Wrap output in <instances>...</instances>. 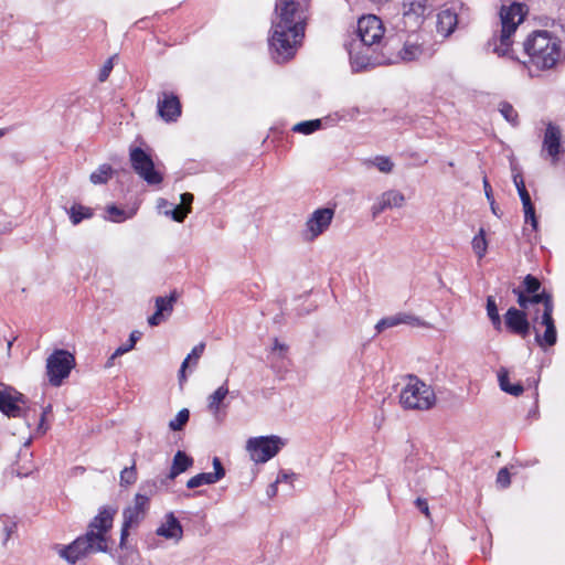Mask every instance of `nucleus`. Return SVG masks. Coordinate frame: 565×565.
Listing matches in <instances>:
<instances>
[{"instance_id": "nucleus-42", "label": "nucleus", "mask_w": 565, "mask_h": 565, "mask_svg": "<svg viewBox=\"0 0 565 565\" xmlns=\"http://www.w3.org/2000/svg\"><path fill=\"white\" fill-rule=\"evenodd\" d=\"M399 324L398 313L394 316H390L386 318L381 319L376 326L375 329L377 332H382L388 328H393Z\"/></svg>"}, {"instance_id": "nucleus-60", "label": "nucleus", "mask_w": 565, "mask_h": 565, "mask_svg": "<svg viewBox=\"0 0 565 565\" xmlns=\"http://www.w3.org/2000/svg\"><path fill=\"white\" fill-rule=\"evenodd\" d=\"M6 131L3 129H0V138L4 136Z\"/></svg>"}, {"instance_id": "nucleus-23", "label": "nucleus", "mask_w": 565, "mask_h": 565, "mask_svg": "<svg viewBox=\"0 0 565 565\" xmlns=\"http://www.w3.org/2000/svg\"><path fill=\"white\" fill-rule=\"evenodd\" d=\"M457 23V14L450 9L443 10L437 14V32L444 38L449 36L455 31Z\"/></svg>"}, {"instance_id": "nucleus-3", "label": "nucleus", "mask_w": 565, "mask_h": 565, "mask_svg": "<svg viewBox=\"0 0 565 565\" xmlns=\"http://www.w3.org/2000/svg\"><path fill=\"white\" fill-rule=\"evenodd\" d=\"M523 287L524 290L520 288L513 289L520 308L530 309L534 305H542L543 307L541 324L545 327V331L541 334L539 328L534 326L535 342L543 349L553 347L557 341V331L553 319L554 303L552 295L546 290L540 292L541 281L532 275L525 276Z\"/></svg>"}, {"instance_id": "nucleus-14", "label": "nucleus", "mask_w": 565, "mask_h": 565, "mask_svg": "<svg viewBox=\"0 0 565 565\" xmlns=\"http://www.w3.org/2000/svg\"><path fill=\"white\" fill-rule=\"evenodd\" d=\"M24 396L13 387L0 383V411L8 417H20Z\"/></svg>"}, {"instance_id": "nucleus-43", "label": "nucleus", "mask_w": 565, "mask_h": 565, "mask_svg": "<svg viewBox=\"0 0 565 565\" xmlns=\"http://www.w3.org/2000/svg\"><path fill=\"white\" fill-rule=\"evenodd\" d=\"M399 324L424 326L425 323L416 316L405 312L398 313Z\"/></svg>"}, {"instance_id": "nucleus-31", "label": "nucleus", "mask_w": 565, "mask_h": 565, "mask_svg": "<svg viewBox=\"0 0 565 565\" xmlns=\"http://www.w3.org/2000/svg\"><path fill=\"white\" fill-rule=\"evenodd\" d=\"M205 349V343L201 342L198 345H195L191 353L185 358V360L182 362L181 369H180V381L185 379V369L188 367L189 363L192 361L194 364H196L198 360L201 358Z\"/></svg>"}, {"instance_id": "nucleus-10", "label": "nucleus", "mask_w": 565, "mask_h": 565, "mask_svg": "<svg viewBox=\"0 0 565 565\" xmlns=\"http://www.w3.org/2000/svg\"><path fill=\"white\" fill-rule=\"evenodd\" d=\"M527 309H516L515 307H511L504 315V323L507 329L522 339H526L530 335L531 330L534 331V326L541 324V316L540 309H536L534 315L532 316V322L527 317Z\"/></svg>"}, {"instance_id": "nucleus-34", "label": "nucleus", "mask_w": 565, "mask_h": 565, "mask_svg": "<svg viewBox=\"0 0 565 565\" xmlns=\"http://www.w3.org/2000/svg\"><path fill=\"white\" fill-rule=\"evenodd\" d=\"M499 111L504 117V119L510 122L512 126L519 125V115L514 107L508 102H501L499 104Z\"/></svg>"}, {"instance_id": "nucleus-24", "label": "nucleus", "mask_w": 565, "mask_h": 565, "mask_svg": "<svg viewBox=\"0 0 565 565\" xmlns=\"http://www.w3.org/2000/svg\"><path fill=\"white\" fill-rule=\"evenodd\" d=\"M399 41V39H388L383 45H380L381 53L380 55L373 53V57L376 58V61L372 62L370 66L375 64H397L398 61H393L391 57L398 53Z\"/></svg>"}, {"instance_id": "nucleus-49", "label": "nucleus", "mask_w": 565, "mask_h": 565, "mask_svg": "<svg viewBox=\"0 0 565 565\" xmlns=\"http://www.w3.org/2000/svg\"><path fill=\"white\" fill-rule=\"evenodd\" d=\"M417 509L425 514L426 518H430L429 507L425 499L417 498L415 501Z\"/></svg>"}, {"instance_id": "nucleus-30", "label": "nucleus", "mask_w": 565, "mask_h": 565, "mask_svg": "<svg viewBox=\"0 0 565 565\" xmlns=\"http://www.w3.org/2000/svg\"><path fill=\"white\" fill-rule=\"evenodd\" d=\"M472 249L475 254L478 256L479 259L483 258L487 249H488V242L486 239V232L483 228H480L478 234L475 235L472 238Z\"/></svg>"}, {"instance_id": "nucleus-27", "label": "nucleus", "mask_w": 565, "mask_h": 565, "mask_svg": "<svg viewBox=\"0 0 565 565\" xmlns=\"http://www.w3.org/2000/svg\"><path fill=\"white\" fill-rule=\"evenodd\" d=\"M141 333L139 331H132L130 333V344H124L118 347L115 352L110 355V358L107 360L105 367H111L114 365V362L116 358L129 352L135 348L136 342L139 340Z\"/></svg>"}, {"instance_id": "nucleus-20", "label": "nucleus", "mask_w": 565, "mask_h": 565, "mask_svg": "<svg viewBox=\"0 0 565 565\" xmlns=\"http://www.w3.org/2000/svg\"><path fill=\"white\" fill-rule=\"evenodd\" d=\"M404 17L414 19L416 23L423 20L431 10L428 0H403Z\"/></svg>"}, {"instance_id": "nucleus-9", "label": "nucleus", "mask_w": 565, "mask_h": 565, "mask_svg": "<svg viewBox=\"0 0 565 565\" xmlns=\"http://www.w3.org/2000/svg\"><path fill=\"white\" fill-rule=\"evenodd\" d=\"M285 441L279 436L252 437L246 443V450L256 463H265L275 457Z\"/></svg>"}, {"instance_id": "nucleus-7", "label": "nucleus", "mask_w": 565, "mask_h": 565, "mask_svg": "<svg viewBox=\"0 0 565 565\" xmlns=\"http://www.w3.org/2000/svg\"><path fill=\"white\" fill-rule=\"evenodd\" d=\"M399 402L406 409L426 411L436 403L434 390L416 376H409L408 383L399 394Z\"/></svg>"}, {"instance_id": "nucleus-57", "label": "nucleus", "mask_w": 565, "mask_h": 565, "mask_svg": "<svg viewBox=\"0 0 565 565\" xmlns=\"http://www.w3.org/2000/svg\"><path fill=\"white\" fill-rule=\"evenodd\" d=\"M52 412V406L51 405H47L45 408H43V412L42 413H45V416Z\"/></svg>"}, {"instance_id": "nucleus-61", "label": "nucleus", "mask_w": 565, "mask_h": 565, "mask_svg": "<svg viewBox=\"0 0 565 565\" xmlns=\"http://www.w3.org/2000/svg\"><path fill=\"white\" fill-rule=\"evenodd\" d=\"M278 478H279V479H280V481H281L282 479L285 480V479L287 478V476H286V475H282V476H281V478H280V477H278Z\"/></svg>"}, {"instance_id": "nucleus-52", "label": "nucleus", "mask_w": 565, "mask_h": 565, "mask_svg": "<svg viewBox=\"0 0 565 565\" xmlns=\"http://www.w3.org/2000/svg\"><path fill=\"white\" fill-rule=\"evenodd\" d=\"M49 429V426L45 424V413H42L41 414V418H40V423L38 425V428H36V433H40V434H45L46 430Z\"/></svg>"}, {"instance_id": "nucleus-58", "label": "nucleus", "mask_w": 565, "mask_h": 565, "mask_svg": "<svg viewBox=\"0 0 565 565\" xmlns=\"http://www.w3.org/2000/svg\"><path fill=\"white\" fill-rule=\"evenodd\" d=\"M17 472H18V475H21V476H28V475H29V472H30V470H29V469H26V470H24V471H20V470H18Z\"/></svg>"}, {"instance_id": "nucleus-18", "label": "nucleus", "mask_w": 565, "mask_h": 565, "mask_svg": "<svg viewBox=\"0 0 565 565\" xmlns=\"http://www.w3.org/2000/svg\"><path fill=\"white\" fill-rule=\"evenodd\" d=\"M423 54L424 47L418 39L408 38L404 43L399 41L398 53L394 54L391 60L408 63L418 60Z\"/></svg>"}, {"instance_id": "nucleus-51", "label": "nucleus", "mask_w": 565, "mask_h": 565, "mask_svg": "<svg viewBox=\"0 0 565 565\" xmlns=\"http://www.w3.org/2000/svg\"><path fill=\"white\" fill-rule=\"evenodd\" d=\"M180 199H181V206L191 207V204L193 202V194L186 192V193L181 194Z\"/></svg>"}, {"instance_id": "nucleus-2", "label": "nucleus", "mask_w": 565, "mask_h": 565, "mask_svg": "<svg viewBox=\"0 0 565 565\" xmlns=\"http://www.w3.org/2000/svg\"><path fill=\"white\" fill-rule=\"evenodd\" d=\"M116 510L104 507L89 522L87 532L68 545H56L54 548L60 557L74 565L90 554L108 551V532L113 527Z\"/></svg>"}, {"instance_id": "nucleus-39", "label": "nucleus", "mask_w": 565, "mask_h": 565, "mask_svg": "<svg viewBox=\"0 0 565 565\" xmlns=\"http://www.w3.org/2000/svg\"><path fill=\"white\" fill-rule=\"evenodd\" d=\"M525 223H530L533 231H537L539 222L535 215V207L532 202L522 204Z\"/></svg>"}, {"instance_id": "nucleus-5", "label": "nucleus", "mask_w": 565, "mask_h": 565, "mask_svg": "<svg viewBox=\"0 0 565 565\" xmlns=\"http://www.w3.org/2000/svg\"><path fill=\"white\" fill-rule=\"evenodd\" d=\"M523 50L529 63L539 70L554 67L561 57L559 40L545 30L532 32L523 42Z\"/></svg>"}, {"instance_id": "nucleus-13", "label": "nucleus", "mask_w": 565, "mask_h": 565, "mask_svg": "<svg viewBox=\"0 0 565 565\" xmlns=\"http://www.w3.org/2000/svg\"><path fill=\"white\" fill-rule=\"evenodd\" d=\"M333 216V209L322 207L316 210L306 223V238L308 241H313L321 235L330 226Z\"/></svg>"}, {"instance_id": "nucleus-29", "label": "nucleus", "mask_w": 565, "mask_h": 565, "mask_svg": "<svg viewBox=\"0 0 565 565\" xmlns=\"http://www.w3.org/2000/svg\"><path fill=\"white\" fill-rule=\"evenodd\" d=\"M487 315L493 326V328L497 330V331H501L502 329V321H501V318H500V315H499V311H498V307H497V303H495V299L493 296H489L487 298Z\"/></svg>"}, {"instance_id": "nucleus-1", "label": "nucleus", "mask_w": 565, "mask_h": 565, "mask_svg": "<svg viewBox=\"0 0 565 565\" xmlns=\"http://www.w3.org/2000/svg\"><path fill=\"white\" fill-rule=\"evenodd\" d=\"M309 0H277L276 20L273 21L270 46L277 60L286 61L294 56L296 44L303 36Z\"/></svg>"}, {"instance_id": "nucleus-59", "label": "nucleus", "mask_w": 565, "mask_h": 565, "mask_svg": "<svg viewBox=\"0 0 565 565\" xmlns=\"http://www.w3.org/2000/svg\"><path fill=\"white\" fill-rule=\"evenodd\" d=\"M12 344H13V342H12V341H8L7 350H8V352H9V353H10V351H11Z\"/></svg>"}, {"instance_id": "nucleus-15", "label": "nucleus", "mask_w": 565, "mask_h": 565, "mask_svg": "<svg viewBox=\"0 0 565 565\" xmlns=\"http://www.w3.org/2000/svg\"><path fill=\"white\" fill-rule=\"evenodd\" d=\"M563 151L562 130L558 126L550 122L545 129L542 153L545 152L551 158L552 164L556 166Z\"/></svg>"}, {"instance_id": "nucleus-37", "label": "nucleus", "mask_w": 565, "mask_h": 565, "mask_svg": "<svg viewBox=\"0 0 565 565\" xmlns=\"http://www.w3.org/2000/svg\"><path fill=\"white\" fill-rule=\"evenodd\" d=\"M320 127H321V120L313 119V120L298 122L297 125L294 126V131L309 135V134H312L316 130H318Z\"/></svg>"}, {"instance_id": "nucleus-45", "label": "nucleus", "mask_w": 565, "mask_h": 565, "mask_svg": "<svg viewBox=\"0 0 565 565\" xmlns=\"http://www.w3.org/2000/svg\"><path fill=\"white\" fill-rule=\"evenodd\" d=\"M212 463H213L214 472H211V473L217 482L225 477V469H224L218 457H214Z\"/></svg>"}, {"instance_id": "nucleus-33", "label": "nucleus", "mask_w": 565, "mask_h": 565, "mask_svg": "<svg viewBox=\"0 0 565 565\" xmlns=\"http://www.w3.org/2000/svg\"><path fill=\"white\" fill-rule=\"evenodd\" d=\"M512 170H513V175H512L513 183L518 190V193H519L522 204L532 202L530 193L527 192V190L525 188V183H524L521 172L516 171L515 168H513Z\"/></svg>"}, {"instance_id": "nucleus-46", "label": "nucleus", "mask_w": 565, "mask_h": 565, "mask_svg": "<svg viewBox=\"0 0 565 565\" xmlns=\"http://www.w3.org/2000/svg\"><path fill=\"white\" fill-rule=\"evenodd\" d=\"M497 483L501 488H508L511 483L510 472L507 468H501L497 476Z\"/></svg>"}, {"instance_id": "nucleus-40", "label": "nucleus", "mask_w": 565, "mask_h": 565, "mask_svg": "<svg viewBox=\"0 0 565 565\" xmlns=\"http://www.w3.org/2000/svg\"><path fill=\"white\" fill-rule=\"evenodd\" d=\"M108 218L111 222L120 223L129 217L131 214H127L125 210L117 207L116 205H109L107 207Z\"/></svg>"}, {"instance_id": "nucleus-38", "label": "nucleus", "mask_w": 565, "mask_h": 565, "mask_svg": "<svg viewBox=\"0 0 565 565\" xmlns=\"http://www.w3.org/2000/svg\"><path fill=\"white\" fill-rule=\"evenodd\" d=\"M137 481L136 466L132 463L131 467H126L120 472V484L127 487L134 484Z\"/></svg>"}, {"instance_id": "nucleus-53", "label": "nucleus", "mask_w": 565, "mask_h": 565, "mask_svg": "<svg viewBox=\"0 0 565 565\" xmlns=\"http://www.w3.org/2000/svg\"><path fill=\"white\" fill-rule=\"evenodd\" d=\"M483 188H484V193H486L487 200L488 201L494 200L491 185H490L489 181L487 180V178L483 179Z\"/></svg>"}, {"instance_id": "nucleus-48", "label": "nucleus", "mask_w": 565, "mask_h": 565, "mask_svg": "<svg viewBox=\"0 0 565 565\" xmlns=\"http://www.w3.org/2000/svg\"><path fill=\"white\" fill-rule=\"evenodd\" d=\"M15 527H17V524L8 519H4L3 520V533H4V540H3V544H6L11 534L15 531Z\"/></svg>"}, {"instance_id": "nucleus-8", "label": "nucleus", "mask_w": 565, "mask_h": 565, "mask_svg": "<svg viewBox=\"0 0 565 565\" xmlns=\"http://www.w3.org/2000/svg\"><path fill=\"white\" fill-rule=\"evenodd\" d=\"M75 356L66 350H54L46 359V375L52 386L58 387L75 367Z\"/></svg>"}, {"instance_id": "nucleus-41", "label": "nucleus", "mask_w": 565, "mask_h": 565, "mask_svg": "<svg viewBox=\"0 0 565 565\" xmlns=\"http://www.w3.org/2000/svg\"><path fill=\"white\" fill-rule=\"evenodd\" d=\"M373 166H375L381 172L390 173L393 170L394 163L388 157L379 156L375 157L373 161H371Z\"/></svg>"}, {"instance_id": "nucleus-22", "label": "nucleus", "mask_w": 565, "mask_h": 565, "mask_svg": "<svg viewBox=\"0 0 565 565\" xmlns=\"http://www.w3.org/2000/svg\"><path fill=\"white\" fill-rule=\"evenodd\" d=\"M228 380H226L221 386H218L212 394L207 396V411L215 417L218 418L224 401L228 395Z\"/></svg>"}, {"instance_id": "nucleus-26", "label": "nucleus", "mask_w": 565, "mask_h": 565, "mask_svg": "<svg viewBox=\"0 0 565 565\" xmlns=\"http://www.w3.org/2000/svg\"><path fill=\"white\" fill-rule=\"evenodd\" d=\"M498 380L500 388L513 396H520L524 388L521 383L511 384L509 379V372L505 367H501L498 372Z\"/></svg>"}, {"instance_id": "nucleus-54", "label": "nucleus", "mask_w": 565, "mask_h": 565, "mask_svg": "<svg viewBox=\"0 0 565 565\" xmlns=\"http://www.w3.org/2000/svg\"><path fill=\"white\" fill-rule=\"evenodd\" d=\"M280 482V479L278 478L274 483H271L267 489V494L269 497H274L277 493V483Z\"/></svg>"}, {"instance_id": "nucleus-4", "label": "nucleus", "mask_w": 565, "mask_h": 565, "mask_svg": "<svg viewBox=\"0 0 565 565\" xmlns=\"http://www.w3.org/2000/svg\"><path fill=\"white\" fill-rule=\"evenodd\" d=\"M384 35L382 20L374 15H363L358 21L356 39L348 45L351 65L355 71L369 67L376 61L373 53H377Z\"/></svg>"}, {"instance_id": "nucleus-36", "label": "nucleus", "mask_w": 565, "mask_h": 565, "mask_svg": "<svg viewBox=\"0 0 565 565\" xmlns=\"http://www.w3.org/2000/svg\"><path fill=\"white\" fill-rule=\"evenodd\" d=\"M190 418V412L188 408H182L179 411L177 416L169 422V428L173 431L181 430Z\"/></svg>"}, {"instance_id": "nucleus-25", "label": "nucleus", "mask_w": 565, "mask_h": 565, "mask_svg": "<svg viewBox=\"0 0 565 565\" xmlns=\"http://www.w3.org/2000/svg\"><path fill=\"white\" fill-rule=\"evenodd\" d=\"M193 466V458L188 456L184 451L178 450L173 457L172 466L168 478L175 479L180 473L186 471Z\"/></svg>"}, {"instance_id": "nucleus-6", "label": "nucleus", "mask_w": 565, "mask_h": 565, "mask_svg": "<svg viewBox=\"0 0 565 565\" xmlns=\"http://www.w3.org/2000/svg\"><path fill=\"white\" fill-rule=\"evenodd\" d=\"M525 18L524 7L521 3H511L509 6H502L500 9V23L501 29L499 33L488 42V47L499 56H509L514 58L512 53L513 35L516 32L519 25Z\"/></svg>"}, {"instance_id": "nucleus-21", "label": "nucleus", "mask_w": 565, "mask_h": 565, "mask_svg": "<svg viewBox=\"0 0 565 565\" xmlns=\"http://www.w3.org/2000/svg\"><path fill=\"white\" fill-rule=\"evenodd\" d=\"M157 535L163 536L168 540L180 541L183 535L182 526L179 520L173 515V513H169L167 515L166 523L161 524L157 531Z\"/></svg>"}, {"instance_id": "nucleus-47", "label": "nucleus", "mask_w": 565, "mask_h": 565, "mask_svg": "<svg viewBox=\"0 0 565 565\" xmlns=\"http://www.w3.org/2000/svg\"><path fill=\"white\" fill-rule=\"evenodd\" d=\"M191 212V207L189 206H177L173 211H171V216L177 222H183V220L186 217V215Z\"/></svg>"}, {"instance_id": "nucleus-56", "label": "nucleus", "mask_w": 565, "mask_h": 565, "mask_svg": "<svg viewBox=\"0 0 565 565\" xmlns=\"http://www.w3.org/2000/svg\"><path fill=\"white\" fill-rule=\"evenodd\" d=\"M369 1L376 6H382V4L387 3L390 0H369Z\"/></svg>"}, {"instance_id": "nucleus-32", "label": "nucleus", "mask_w": 565, "mask_h": 565, "mask_svg": "<svg viewBox=\"0 0 565 565\" xmlns=\"http://www.w3.org/2000/svg\"><path fill=\"white\" fill-rule=\"evenodd\" d=\"M113 173L114 170L109 164H102L90 174L89 179L94 184H104L111 178Z\"/></svg>"}, {"instance_id": "nucleus-19", "label": "nucleus", "mask_w": 565, "mask_h": 565, "mask_svg": "<svg viewBox=\"0 0 565 565\" xmlns=\"http://www.w3.org/2000/svg\"><path fill=\"white\" fill-rule=\"evenodd\" d=\"M177 301V294L173 291L169 297L156 298V312L148 318V323L152 327L158 326L163 320L164 313L170 315Z\"/></svg>"}, {"instance_id": "nucleus-11", "label": "nucleus", "mask_w": 565, "mask_h": 565, "mask_svg": "<svg viewBox=\"0 0 565 565\" xmlns=\"http://www.w3.org/2000/svg\"><path fill=\"white\" fill-rule=\"evenodd\" d=\"M129 160L134 171L149 185L160 184L162 174L156 170L150 154L139 147L130 148Z\"/></svg>"}, {"instance_id": "nucleus-50", "label": "nucleus", "mask_w": 565, "mask_h": 565, "mask_svg": "<svg viewBox=\"0 0 565 565\" xmlns=\"http://www.w3.org/2000/svg\"><path fill=\"white\" fill-rule=\"evenodd\" d=\"M274 352L278 351L280 358H284L286 352L288 351V347L285 343L279 342L278 339L274 340L273 349Z\"/></svg>"}, {"instance_id": "nucleus-55", "label": "nucleus", "mask_w": 565, "mask_h": 565, "mask_svg": "<svg viewBox=\"0 0 565 565\" xmlns=\"http://www.w3.org/2000/svg\"><path fill=\"white\" fill-rule=\"evenodd\" d=\"M488 202H489V204H490V207H491L492 213H493L494 215L499 216V213H498L499 207L497 206L495 201H494V200H492V201H488Z\"/></svg>"}, {"instance_id": "nucleus-35", "label": "nucleus", "mask_w": 565, "mask_h": 565, "mask_svg": "<svg viewBox=\"0 0 565 565\" xmlns=\"http://www.w3.org/2000/svg\"><path fill=\"white\" fill-rule=\"evenodd\" d=\"M216 483V480L213 478L211 472H202L192 478H190L186 482V487L189 489H195L203 484H213Z\"/></svg>"}, {"instance_id": "nucleus-44", "label": "nucleus", "mask_w": 565, "mask_h": 565, "mask_svg": "<svg viewBox=\"0 0 565 565\" xmlns=\"http://www.w3.org/2000/svg\"><path fill=\"white\" fill-rule=\"evenodd\" d=\"M115 57H116V55L110 56V57H109V58L104 63L103 67L100 68L99 74H98V79H99L100 82H105V81L108 78V76H109V74H110V72H111V70H113V67H114V58H115Z\"/></svg>"}, {"instance_id": "nucleus-12", "label": "nucleus", "mask_w": 565, "mask_h": 565, "mask_svg": "<svg viewBox=\"0 0 565 565\" xmlns=\"http://www.w3.org/2000/svg\"><path fill=\"white\" fill-rule=\"evenodd\" d=\"M148 497L137 493L134 499V504L126 508L122 512V527L120 533V547L125 546V542L129 535V530L137 526L145 518L148 507Z\"/></svg>"}, {"instance_id": "nucleus-28", "label": "nucleus", "mask_w": 565, "mask_h": 565, "mask_svg": "<svg viewBox=\"0 0 565 565\" xmlns=\"http://www.w3.org/2000/svg\"><path fill=\"white\" fill-rule=\"evenodd\" d=\"M68 215L72 224L77 225L83 220L90 218L93 216V210L81 204H74L70 207Z\"/></svg>"}, {"instance_id": "nucleus-17", "label": "nucleus", "mask_w": 565, "mask_h": 565, "mask_svg": "<svg viewBox=\"0 0 565 565\" xmlns=\"http://www.w3.org/2000/svg\"><path fill=\"white\" fill-rule=\"evenodd\" d=\"M405 203V196L397 190L383 192L371 207L373 218L377 217L387 209L402 207Z\"/></svg>"}, {"instance_id": "nucleus-16", "label": "nucleus", "mask_w": 565, "mask_h": 565, "mask_svg": "<svg viewBox=\"0 0 565 565\" xmlns=\"http://www.w3.org/2000/svg\"><path fill=\"white\" fill-rule=\"evenodd\" d=\"M158 115L166 121H175L181 115V103L177 95L162 92L158 96Z\"/></svg>"}]
</instances>
